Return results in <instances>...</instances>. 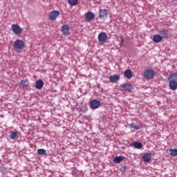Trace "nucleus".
I'll use <instances>...</instances> for the list:
<instances>
[{
    "mask_svg": "<svg viewBox=\"0 0 177 177\" xmlns=\"http://www.w3.org/2000/svg\"><path fill=\"white\" fill-rule=\"evenodd\" d=\"M167 82H169V88L171 91H176L177 89V73H171L167 78Z\"/></svg>",
    "mask_w": 177,
    "mask_h": 177,
    "instance_id": "f257e3e1",
    "label": "nucleus"
},
{
    "mask_svg": "<svg viewBox=\"0 0 177 177\" xmlns=\"http://www.w3.org/2000/svg\"><path fill=\"white\" fill-rule=\"evenodd\" d=\"M109 15V12H107V10L106 9H100L99 10V15L98 17L101 20H106L107 19V16Z\"/></svg>",
    "mask_w": 177,
    "mask_h": 177,
    "instance_id": "0eeeda50",
    "label": "nucleus"
},
{
    "mask_svg": "<svg viewBox=\"0 0 177 177\" xmlns=\"http://www.w3.org/2000/svg\"><path fill=\"white\" fill-rule=\"evenodd\" d=\"M142 158L145 162H149L150 160H151V154L145 153L142 156Z\"/></svg>",
    "mask_w": 177,
    "mask_h": 177,
    "instance_id": "dca6fc26",
    "label": "nucleus"
},
{
    "mask_svg": "<svg viewBox=\"0 0 177 177\" xmlns=\"http://www.w3.org/2000/svg\"><path fill=\"white\" fill-rule=\"evenodd\" d=\"M135 149H142L143 147V144L140 142H135L133 144Z\"/></svg>",
    "mask_w": 177,
    "mask_h": 177,
    "instance_id": "aec40b11",
    "label": "nucleus"
},
{
    "mask_svg": "<svg viewBox=\"0 0 177 177\" xmlns=\"http://www.w3.org/2000/svg\"><path fill=\"white\" fill-rule=\"evenodd\" d=\"M24 41L23 40L17 39L15 41L13 44V50L15 52H17L18 53H20V50H23L24 49Z\"/></svg>",
    "mask_w": 177,
    "mask_h": 177,
    "instance_id": "f03ea898",
    "label": "nucleus"
},
{
    "mask_svg": "<svg viewBox=\"0 0 177 177\" xmlns=\"http://www.w3.org/2000/svg\"><path fill=\"white\" fill-rule=\"evenodd\" d=\"M60 16V12L58 10H54L51 11L48 15V19L49 20H51L52 21H55L57 19V17Z\"/></svg>",
    "mask_w": 177,
    "mask_h": 177,
    "instance_id": "20e7f679",
    "label": "nucleus"
},
{
    "mask_svg": "<svg viewBox=\"0 0 177 177\" xmlns=\"http://www.w3.org/2000/svg\"><path fill=\"white\" fill-rule=\"evenodd\" d=\"M95 19V14L92 12H88L86 14V21H91V20H93Z\"/></svg>",
    "mask_w": 177,
    "mask_h": 177,
    "instance_id": "ddd939ff",
    "label": "nucleus"
},
{
    "mask_svg": "<svg viewBox=\"0 0 177 177\" xmlns=\"http://www.w3.org/2000/svg\"><path fill=\"white\" fill-rule=\"evenodd\" d=\"M107 33L102 32L98 35V41L100 42V45H104L106 44V41H107Z\"/></svg>",
    "mask_w": 177,
    "mask_h": 177,
    "instance_id": "39448f33",
    "label": "nucleus"
},
{
    "mask_svg": "<svg viewBox=\"0 0 177 177\" xmlns=\"http://www.w3.org/2000/svg\"><path fill=\"white\" fill-rule=\"evenodd\" d=\"M11 30L15 35H20V34L23 32V29L21 28L19 24H12L11 26Z\"/></svg>",
    "mask_w": 177,
    "mask_h": 177,
    "instance_id": "423d86ee",
    "label": "nucleus"
},
{
    "mask_svg": "<svg viewBox=\"0 0 177 177\" xmlns=\"http://www.w3.org/2000/svg\"><path fill=\"white\" fill-rule=\"evenodd\" d=\"M17 136H19V132H17V131H15L10 135V139H12V140L16 139V138H17Z\"/></svg>",
    "mask_w": 177,
    "mask_h": 177,
    "instance_id": "4be33fe9",
    "label": "nucleus"
},
{
    "mask_svg": "<svg viewBox=\"0 0 177 177\" xmlns=\"http://www.w3.org/2000/svg\"><path fill=\"white\" fill-rule=\"evenodd\" d=\"M130 128H133V129H136V131H138L139 129H140V128H142V127H140V125H136L135 124V123H131L130 124Z\"/></svg>",
    "mask_w": 177,
    "mask_h": 177,
    "instance_id": "412c9836",
    "label": "nucleus"
},
{
    "mask_svg": "<svg viewBox=\"0 0 177 177\" xmlns=\"http://www.w3.org/2000/svg\"><path fill=\"white\" fill-rule=\"evenodd\" d=\"M37 153L39 154V156H45V154H46V150L44 149H39L37 150Z\"/></svg>",
    "mask_w": 177,
    "mask_h": 177,
    "instance_id": "393cba45",
    "label": "nucleus"
},
{
    "mask_svg": "<svg viewBox=\"0 0 177 177\" xmlns=\"http://www.w3.org/2000/svg\"><path fill=\"white\" fill-rule=\"evenodd\" d=\"M28 80H21V82L19 84V88H27L28 86Z\"/></svg>",
    "mask_w": 177,
    "mask_h": 177,
    "instance_id": "2eb2a0df",
    "label": "nucleus"
},
{
    "mask_svg": "<svg viewBox=\"0 0 177 177\" xmlns=\"http://www.w3.org/2000/svg\"><path fill=\"white\" fill-rule=\"evenodd\" d=\"M124 158H125V157L122 156H116L113 161L114 162H116V164H120V162H121V161H122L124 160Z\"/></svg>",
    "mask_w": 177,
    "mask_h": 177,
    "instance_id": "a211bd4d",
    "label": "nucleus"
},
{
    "mask_svg": "<svg viewBox=\"0 0 177 177\" xmlns=\"http://www.w3.org/2000/svg\"><path fill=\"white\" fill-rule=\"evenodd\" d=\"M90 107L95 110L96 109H99L100 107V101L97 100H93L90 102Z\"/></svg>",
    "mask_w": 177,
    "mask_h": 177,
    "instance_id": "1a4fd4ad",
    "label": "nucleus"
},
{
    "mask_svg": "<svg viewBox=\"0 0 177 177\" xmlns=\"http://www.w3.org/2000/svg\"><path fill=\"white\" fill-rule=\"evenodd\" d=\"M159 34L160 37H162V39H168V37L169 34L168 33V30H162L159 32Z\"/></svg>",
    "mask_w": 177,
    "mask_h": 177,
    "instance_id": "9b49d317",
    "label": "nucleus"
},
{
    "mask_svg": "<svg viewBox=\"0 0 177 177\" xmlns=\"http://www.w3.org/2000/svg\"><path fill=\"white\" fill-rule=\"evenodd\" d=\"M62 35H66V37H67L68 35H70V28L68 27V25L62 26Z\"/></svg>",
    "mask_w": 177,
    "mask_h": 177,
    "instance_id": "9d476101",
    "label": "nucleus"
},
{
    "mask_svg": "<svg viewBox=\"0 0 177 177\" xmlns=\"http://www.w3.org/2000/svg\"><path fill=\"white\" fill-rule=\"evenodd\" d=\"M153 41L156 42V44H160V42L162 41V37H161L160 35H155L153 37Z\"/></svg>",
    "mask_w": 177,
    "mask_h": 177,
    "instance_id": "4468645a",
    "label": "nucleus"
},
{
    "mask_svg": "<svg viewBox=\"0 0 177 177\" xmlns=\"http://www.w3.org/2000/svg\"><path fill=\"white\" fill-rule=\"evenodd\" d=\"M156 75V72L153 69H147L144 71V77L145 80H153Z\"/></svg>",
    "mask_w": 177,
    "mask_h": 177,
    "instance_id": "7ed1b4c3",
    "label": "nucleus"
},
{
    "mask_svg": "<svg viewBox=\"0 0 177 177\" xmlns=\"http://www.w3.org/2000/svg\"><path fill=\"white\" fill-rule=\"evenodd\" d=\"M124 77L128 79L132 78V71L131 70L125 71Z\"/></svg>",
    "mask_w": 177,
    "mask_h": 177,
    "instance_id": "6ab92c4d",
    "label": "nucleus"
},
{
    "mask_svg": "<svg viewBox=\"0 0 177 177\" xmlns=\"http://www.w3.org/2000/svg\"><path fill=\"white\" fill-rule=\"evenodd\" d=\"M68 3L71 6H75L78 3V0H68Z\"/></svg>",
    "mask_w": 177,
    "mask_h": 177,
    "instance_id": "b1692460",
    "label": "nucleus"
},
{
    "mask_svg": "<svg viewBox=\"0 0 177 177\" xmlns=\"http://www.w3.org/2000/svg\"><path fill=\"white\" fill-rule=\"evenodd\" d=\"M121 41L120 43V46H122V45H124V37H120Z\"/></svg>",
    "mask_w": 177,
    "mask_h": 177,
    "instance_id": "a878e982",
    "label": "nucleus"
},
{
    "mask_svg": "<svg viewBox=\"0 0 177 177\" xmlns=\"http://www.w3.org/2000/svg\"><path fill=\"white\" fill-rule=\"evenodd\" d=\"M35 88L36 89H41V88H44V81L42 80H38L35 82Z\"/></svg>",
    "mask_w": 177,
    "mask_h": 177,
    "instance_id": "f3484780",
    "label": "nucleus"
},
{
    "mask_svg": "<svg viewBox=\"0 0 177 177\" xmlns=\"http://www.w3.org/2000/svg\"><path fill=\"white\" fill-rule=\"evenodd\" d=\"M109 81L112 84H114V83L117 82V81H120V76L118 75H111L109 77Z\"/></svg>",
    "mask_w": 177,
    "mask_h": 177,
    "instance_id": "f8f14e48",
    "label": "nucleus"
},
{
    "mask_svg": "<svg viewBox=\"0 0 177 177\" xmlns=\"http://www.w3.org/2000/svg\"><path fill=\"white\" fill-rule=\"evenodd\" d=\"M169 151H170V156H171V157H176L177 149H170Z\"/></svg>",
    "mask_w": 177,
    "mask_h": 177,
    "instance_id": "5701e85b",
    "label": "nucleus"
},
{
    "mask_svg": "<svg viewBox=\"0 0 177 177\" xmlns=\"http://www.w3.org/2000/svg\"><path fill=\"white\" fill-rule=\"evenodd\" d=\"M120 87L122 89H123V91H125V92L131 93L132 91V84H131L129 82L124 83L120 86Z\"/></svg>",
    "mask_w": 177,
    "mask_h": 177,
    "instance_id": "6e6552de",
    "label": "nucleus"
}]
</instances>
